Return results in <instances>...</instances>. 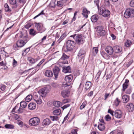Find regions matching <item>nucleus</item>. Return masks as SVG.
<instances>
[{
  "instance_id": "a878e982",
  "label": "nucleus",
  "mask_w": 134,
  "mask_h": 134,
  "mask_svg": "<svg viewBox=\"0 0 134 134\" xmlns=\"http://www.w3.org/2000/svg\"><path fill=\"white\" fill-rule=\"evenodd\" d=\"M51 123V120L47 118L43 120V124L45 126L49 125Z\"/></svg>"
},
{
  "instance_id": "dca6fc26",
  "label": "nucleus",
  "mask_w": 134,
  "mask_h": 134,
  "mask_svg": "<svg viewBox=\"0 0 134 134\" xmlns=\"http://www.w3.org/2000/svg\"><path fill=\"white\" fill-rule=\"evenodd\" d=\"M122 101L124 103H127L130 99L129 96L127 95H124L122 96Z\"/></svg>"
},
{
  "instance_id": "69168bd1",
  "label": "nucleus",
  "mask_w": 134,
  "mask_h": 134,
  "mask_svg": "<svg viewBox=\"0 0 134 134\" xmlns=\"http://www.w3.org/2000/svg\"><path fill=\"white\" fill-rule=\"evenodd\" d=\"M23 112V109L22 108H19L18 110V113H22Z\"/></svg>"
},
{
  "instance_id": "2f4dec72",
  "label": "nucleus",
  "mask_w": 134,
  "mask_h": 134,
  "mask_svg": "<svg viewBox=\"0 0 134 134\" xmlns=\"http://www.w3.org/2000/svg\"><path fill=\"white\" fill-rule=\"evenodd\" d=\"M98 127L99 130L101 131H103L105 128L104 125L102 124H99L98 125Z\"/></svg>"
},
{
  "instance_id": "72a5a7b5",
  "label": "nucleus",
  "mask_w": 134,
  "mask_h": 134,
  "mask_svg": "<svg viewBox=\"0 0 134 134\" xmlns=\"http://www.w3.org/2000/svg\"><path fill=\"white\" fill-rule=\"evenodd\" d=\"M20 105L23 108H25L27 106V103L25 101H22L20 103Z\"/></svg>"
},
{
  "instance_id": "864d4df0",
  "label": "nucleus",
  "mask_w": 134,
  "mask_h": 134,
  "mask_svg": "<svg viewBox=\"0 0 134 134\" xmlns=\"http://www.w3.org/2000/svg\"><path fill=\"white\" fill-rule=\"evenodd\" d=\"M108 112L110 114L113 116L114 115V111L110 109H108Z\"/></svg>"
},
{
  "instance_id": "39448f33",
  "label": "nucleus",
  "mask_w": 134,
  "mask_h": 134,
  "mask_svg": "<svg viewBox=\"0 0 134 134\" xmlns=\"http://www.w3.org/2000/svg\"><path fill=\"white\" fill-rule=\"evenodd\" d=\"M124 17L126 18L134 16V10L131 9H126L124 14Z\"/></svg>"
},
{
  "instance_id": "9d476101",
  "label": "nucleus",
  "mask_w": 134,
  "mask_h": 134,
  "mask_svg": "<svg viewBox=\"0 0 134 134\" xmlns=\"http://www.w3.org/2000/svg\"><path fill=\"white\" fill-rule=\"evenodd\" d=\"M42 97H41L40 95H38L37 94L34 95V96L33 98L34 100L38 104H41L42 103V100L41 99Z\"/></svg>"
},
{
  "instance_id": "4c0bfd02",
  "label": "nucleus",
  "mask_w": 134,
  "mask_h": 134,
  "mask_svg": "<svg viewBox=\"0 0 134 134\" xmlns=\"http://www.w3.org/2000/svg\"><path fill=\"white\" fill-rule=\"evenodd\" d=\"M31 48V47H30L25 49L22 53V55H25L30 51Z\"/></svg>"
},
{
  "instance_id": "f3484780",
  "label": "nucleus",
  "mask_w": 134,
  "mask_h": 134,
  "mask_svg": "<svg viewBox=\"0 0 134 134\" xmlns=\"http://www.w3.org/2000/svg\"><path fill=\"white\" fill-rule=\"evenodd\" d=\"M62 68L63 72L65 73H70L71 72V68L69 66H64Z\"/></svg>"
},
{
  "instance_id": "423d86ee",
  "label": "nucleus",
  "mask_w": 134,
  "mask_h": 134,
  "mask_svg": "<svg viewBox=\"0 0 134 134\" xmlns=\"http://www.w3.org/2000/svg\"><path fill=\"white\" fill-rule=\"evenodd\" d=\"M75 43L74 41L71 40H68L66 43L67 51H70L72 50L74 47Z\"/></svg>"
},
{
  "instance_id": "6e6d98bb",
  "label": "nucleus",
  "mask_w": 134,
  "mask_h": 134,
  "mask_svg": "<svg viewBox=\"0 0 134 134\" xmlns=\"http://www.w3.org/2000/svg\"><path fill=\"white\" fill-rule=\"evenodd\" d=\"M5 10L6 12H7L9 13H10L11 11V10L9 8V6L5 8Z\"/></svg>"
},
{
  "instance_id": "a19ab883",
  "label": "nucleus",
  "mask_w": 134,
  "mask_h": 134,
  "mask_svg": "<svg viewBox=\"0 0 134 134\" xmlns=\"http://www.w3.org/2000/svg\"><path fill=\"white\" fill-rule=\"evenodd\" d=\"M32 98V96L30 94L27 96L26 98V102H29L30 101Z\"/></svg>"
},
{
  "instance_id": "09e8293b",
  "label": "nucleus",
  "mask_w": 134,
  "mask_h": 134,
  "mask_svg": "<svg viewBox=\"0 0 134 134\" xmlns=\"http://www.w3.org/2000/svg\"><path fill=\"white\" fill-rule=\"evenodd\" d=\"M78 130L77 129H75L72 130L71 131L72 134H77V131Z\"/></svg>"
},
{
  "instance_id": "f03ea898",
  "label": "nucleus",
  "mask_w": 134,
  "mask_h": 134,
  "mask_svg": "<svg viewBox=\"0 0 134 134\" xmlns=\"http://www.w3.org/2000/svg\"><path fill=\"white\" fill-rule=\"evenodd\" d=\"M73 79V76L71 75L66 76L65 78V80L66 82L65 84H63L62 86L64 88L68 87V89L71 87V84L72 83V80Z\"/></svg>"
},
{
  "instance_id": "c756f323",
  "label": "nucleus",
  "mask_w": 134,
  "mask_h": 134,
  "mask_svg": "<svg viewBox=\"0 0 134 134\" xmlns=\"http://www.w3.org/2000/svg\"><path fill=\"white\" fill-rule=\"evenodd\" d=\"M61 113V110L60 109L55 110L53 112V114L55 115H58L60 114Z\"/></svg>"
},
{
  "instance_id": "e433bc0d",
  "label": "nucleus",
  "mask_w": 134,
  "mask_h": 134,
  "mask_svg": "<svg viewBox=\"0 0 134 134\" xmlns=\"http://www.w3.org/2000/svg\"><path fill=\"white\" fill-rule=\"evenodd\" d=\"M65 5V4L63 3V2L61 0L58 1L57 4V6L60 7H61Z\"/></svg>"
},
{
  "instance_id": "4be33fe9",
  "label": "nucleus",
  "mask_w": 134,
  "mask_h": 134,
  "mask_svg": "<svg viewBox=\"0 0 134 134\" xmlns=\"http://www.w3.org/2000/svg\"><path fill=\"white\" fill-rule=\"evenodd\" d=\"M98 16L97 15L92 16L91 18V20L92 22H96L98 19Z\"/></svg>"
},
{
  "instance_id": "393cba45",
  "label": "nucleus",
  "mask_w": 134,
  "mask_h": 134,
  "mask_svg": "<svg viewBox=\"0 0 134 134\" xmlns=\"http://www.w3.org/2000/svg\"><path fill=\"white\" fill-rule=\"evenodd\" d=\"M68 90H64L62 91L61 94L64 98H66L68 96Z\"/></svg>"
},
{
  "instance_id": "6ab92c4d",
  "label": "nucleus",
  "mask_w": 134,
  "mask_h": 134,
  "mask_svg": "<svg viewBox=\"0 0 134 134\" xmlns=\"http://www.w3.org/2000/svg\"><path fill=\"white\" fill-rule=\"evenodd\" d=\"M36 107V104L34 103H30L28 105L29 109L30 110L35 109Z\"/></svg>"
},
{
  "instance_id": "f704fd0d",
  "label": "nucleus",
  "mask_w": 134,
  "mask_h": 134,
  "mask_svg": "<svg viewBox=\"0 0 134 134\" xmlns=\"http://www.w3.org/2000/svg\"><path fill=\"white\" fill-rule=\"evenodd\" d=\"M131 44V41L129 40H127L125 43V46L126 47H129Z\"/></svg>"
},
{
  "instance_id": "2eb2a0df",
  "label": "nucleus",
  "mask_w": 134,
  "mask_h": 134,
  "mask_svg": "<svg viewBox=\"0 0 134 134\" xmlns=\"http://www.w3.org/2000/svg\"><path fill=\"white\" fill-rule=\"evenodd\" d=\"M127 108L128 110L130 112L132 111L134 109V106L133 103H129L127 105Z\"/></svg>"
},
{
  "instance_id": "20e7f679",
  "label": "nucleus",
  "mask_w": 134,
  "mask_h": 134,
  "mask_svg": "<svg viewBox=\"0 0 134 134\" xmlns=\"http://www.w3.org/2000/svg\"><path fill=\"white\" fill-rule=\"evenodd\" d=\"M40 122L39 118L37 117H35L31 118L29 121V124L31 126H36L38 125Z\"/></svg>"
},
{
  "instance_id": "4d7b16f0",
  "label": "nucleus",
  "mask_w": 134,
  "mask_h": 134,
  "mask_svg": "<svg viewBox=\"0 0 134 134\" xmlns=\"http://www.w3.org/2000/svg\"><path fill=\"white\" fill-rule=\"evenodd\" d=\"M110 96V94L109 93H105V94L104 95V100H106L107 98H108V97L109 96Z\"/></svg>"
},
{
  "instance_id": "13d9d810",
  "label": "nucleus",
  "mask_w": 134,
  "mask_h": 134,
  "mask_svg": "<svg viewBox=\"0 0 134 134\" xmlns=\"http://www.w3.org/2000/svg\"><path fill=\"white\" fill-rule=\"evenodd\" d=\"M70 105L69 104H67L64 105L63 107H62V108L63 110L65 109L66 108L70 106Z\"/></svg>"
},
{
  "instance_id": "ddd939ff",
  "label": "nucleus",
  "mask_w": 134,
  "mask_h": 134,
  "mask_svg": "<svg viewBox=\"0 0 134 134\" xmlns=\"http://www.w3.org/2000/svg\"><path fill=\"white\" fill-rule=\"evenodd\" d=\"M114 115L117 118L120 119L122 116V113L120 110H116L114 112Z\"/></svg>"
},
{
  "instance_id": "6e6552de",
  "label": "nucleus",
  "mask_w": 134,
  "mask_h": 134,
  "mask_svg": "<svg viewBox=\"0 0 134 134\" xmlns=\"http://www.w3.org/2000/svg\"><path fill=\"white\" fill-rule=\"evenodd\" d=\"M49 91L48 89L45 87L43 88L40 90L38 93L42 97H44L47 93H48Z\"/></svg>"
},
{
  "instance_id": "0e129e2a",
  "label": "nucleus",
  "mask_w": 134,
  "mask_h": 134,
  "mask_svg": "<svg viewBox=\"0 0 134 134\" xmlns=\"http://www.w3.org/2000/svg\"><path fill=\"white\" fill-rule=\"evenodd\" d=\"M69 99H65L63 100V103L64 104L67 103L69 102Z\"/></svg>"
},
{
  "instance_id": "680f3d73",
  "label": "nucleus",
  "mask_w": 134,
  "mask_h": 134,
  "mask_svg": "<svg viewBox=\"0 0 134 134\" xmlns=\"http://www.w3.org/2000/svg\"><path fill=\"white\" fill-rule=\"evenodd\" d=\"M31 26V25L29 23H27L26 25L25 26V28L27 29H28Z\"/></svg>"
},
{
  "instance_id": "58836bf2",
  "label": "nucleus",
  "mask_w": 134,
  "mask_h": 134,
  "mask_svg": "<svg viewBox=\"0 0 134 134\" xmlns=\"http://www.w3.org/2000/svg\"><path fill=\"white\" fill-rule=\"evenodd\" d=\"M29 33L30 35L33 36L35 35L37 33L36 31L33 29H31L30 30Z\"/></svg>"
},
{
  "instance_id": "c9c22d12",
  "label": "nucleus",
  "mask_w": 134,
  "mask_h": 134,
  "mask_svg": "<svg viewBox=\"0 0 134 134\" xmlns=\"http://www.w3.org/2000/svg\"><path fill=\"white\" fill-rule=\"evenodd\" d=\"M27 59L31 63L33 64L35 62V59L31 57H28Z\"/></svg>"
},
{
  "instance_id": "774afa93",
  "label": "nucleus",
  "mask_w": 134,
  "mask_h": 134,
  "mask_svg": "<svg viewBox=\"0 0 134 134\" xmlns=\"http://www.w3.org/2000/svg\"><path fill=\"white\" fill-rule=\"evenodd\" d=\"M93 92L92 91H91L88 94L87 96H88L91 97L93 95Z\"/></svg>"
},
{
  "instance_id": "37998d69",
  "label": "nucleus",
  "mask_w": 134,
  "mask_h": 134,
  "mask_svg": "<svg viewBox=\"0 0 134 134\" xmlns=\"http://www.w3.org/2000/svg\"><path fill=\"white\" fill-rule=\"evenodd\" d=\"M69 58V57L68 56H67L65 54L63 53L60 59L64 60L68 58Z\"/></svg>"
},
{
  "instance_id": "aec40b11",
  "label": "nucleus",
  "mask_w": 134,
  "mask_h": 134,
  "mask_svg": "<svg viewBox=\"0 0 134 134\" xmlns=\"http://www.w3.org/2000/svg\"><path fill=\"white\" fill-rule=\"evenodd\" d=\"M45 75L48 77H52L53 75L52 71L49 70H46L45 72Z\"/></svg>"
},
{
  "instance_id": "0eeeda50",
  "label": "nucleus",
  "mask_w": 134,
  "mask_h": 134,
  "mask_svg": "<svg viewBox=\"0 0 134 134\" xmlns=\"http://www.w3.org/2000/svg\"><path fill=\"white\" fill-rule=\"evenodd\" d=\"M35 27L37 30L40 33H41L44 31L46 29L44 27H43L42 24L41 23H35Z\"/></svg>"
},
{
  "instance_id": "cd10ccee",
  "label": "nucleus",
  "mask_w": 134,
  "mask_h": 134,
  "mask_svg": "<svg viewBox=\"0 0 134 134\" xmlns=\"http://www.w3.org/2000/svg\"><path fill=\"white\" fill-rule=\"evenodd\" d=\"M92 83L90 81L87 82L85 85V88L86 90H88L92 86Z\"/></svg>"
},
{
  "instance_id": "7c9ffc66",
  "label": "nucleus",
  "mask_w": 134,
  "mask_h": 134,
  "mask_svg": "<svg viewBox=\"0 0 134 134\" xmlns=\"http://www.w3.org/2000/svg\"><path fill=\"white\" fill-rule=\"evenodd\" d=\"M104 29L103 26L100 25L96 26L95 27V29L96 30V31H99Z\"/></svg>"
},
{
  "instance_id": "49530a36",
  "label": "nucleus",
  "mask_w": 134,
  "mask_h": 134,
  "mask_svg": "<svg viewBox=\"0 0 134 134\" xmlns=\"http://www.w3.org/2000/svg\"><path fill=\"white\" fill-rule=\"evenodd\" d=\"M98 51V49L97 47H94L93 49V53L94 55H96L97 54Z\"/></svg>"
},
{
  "instance_id": "412c9836",
  "label": "nucleus",
  "mask_w": 134,
  "mask_h": 134,
  "mask_svg": "<svg viewBox=\"0 0 134 134\" xmlns=\"http://www.w3.org/2000/svg\"><path fill=\"white\" fill-rule=\"evenodd\" d=\"M114 51L116 53H118L121 52L122 50V48L121 47L116 46L114 47Z\"/></svg>"
},
{
  "instance_id": "473e14b6",
  "label": "nucleus",
  "mask_w": 134,
  "mask_h": 134,
  "mask_svg": "<svg viewBox=\"0 0 134 134\" xmlns=\"http://www.w3.org/2000/svg\"><path fill=\"white\" fill-rule=\"evenodd\" d=\"M53 105L55 107H59L62 104V103L59 101H55L53 103Z\"/></svg>"
},
{
  "instance_id": "b1692460",
  "label": "nucleus",
  "mask_w": 134,
  "mask_h": 134,
  "mask_svg": "<svg viewBox=\"0 0 134 134\" xmlns=\"http://www.w3.org/2000/svg\"><path fill=\"white\" fill-rule=\"evenodd\" d=\"M10 4L12 5H15L12 7L13 8H16L17 7L18 5L16 4V0H9Z\"/></svg>"
},
{
  "instance_id": "79ce46f5",
  "label": "nucleus",
  "mask_w": 134,
  "mask_h": 134,
  "mask_svg": "<svg viewBox=\"0 0 134 134\" xmlns=\"http://www.w3.org/2000/svg\"><path fill=\"white\" fill-rule=\"evenodd\" d=\"M49 117L52 121H57L58 119V117L57 116H51Z\"/></svg>"
},
{
  "instance_id": "7ed1b4c3",
  "label": "nucleus",
  "mask_w": 134,
  "mask_h": 134,
  "mask_svg": "<svg viewBox=\"0 0 134 134\" xmlns=\"http://www.w3.org/2000/svg\"><path fill=\"white\" fill-rule=\"evenodd\" d=\"M99 14L104 17H107L110 14V12L107 9H105L103 6H101L99 9Z\"/></svg>"
},
{
  "instance_id": "de8ad7c7",
  "label": "nucleus",
  "mask_w": 134,
  "mask_h": 134,
  "mask_svg": "<svg viewBox=\"0 0 134 134\" xmlns=\"http://www.w3.org/2000/svg\"><path fill=\"white\" fill-rule=\"evenodd\" d=\"M0 89L2 91H4L5 89V86L3 84H0Z\"/></svg>"
},
{
  "instance_id": "e2e57ef3",
  "label": "nucleus",
  "mask_w": 134,
  "mask_h": 134,
  "mask_svg": "<svg viewBox=\"0 0 134 134\" xmlns=\"http://www.w3.org/2000/svg\"><path fill=\"white\" fill-rule=\"evenodd\" d=\"M130 5L131 7H134V0L132 1H131Z\"/></svg>"
},
{
  "instance_id": "1a4fd4ad",
  "label": "nucleus",
  "mask_w": 134,
  "mask_h": 134,
  "mask_svg": "<svg viewBox=\"0 0 134 134\" xmlns=\"http://www.w3.org/2000/svg\"><path fill=\"white\" fill-rule=\"evenodd\" d=\"M61 68L55 66L53 69L54 75L56 79L58 78V76L60 71Z\"/></svg>"
},
{
  "instance_id": "5701e85b",
  "label": "nucleus",
  "mask_w": 134,
  "mask_h": 134,
  "mask_svg": "<svg viewBox=\"0 0 134 134\" xmlns=\"http://www.w3.org/2000/svg\"><path fill=\"white\" fill-rule=\"evenodd\" d=\"M106 34V32L104 30H103L99 31L97 33V35L99 36H104Z\"/></svg>"
},
{
  "instance_id": "c85d7f7f",
  "label": "nucleus",
  "mask_w": 134,
  "mask_h": 134,
  "mask_svg": "<svg viewBox=\"0 0 134 134\" xmlns=\"http://www.w3.org/2000/svg\"><path fill=\"white\" fill-rule=\"evenodd\" d=\"M4 126L7 129H12L14 128V126L11 124H6Z\"/></svg>"
},
{
  "instance_id": "603ef678",
  "label": "nucleus",
  "mask_w": 134,
  "mask_h": 134,
  "mask_svg": "<svg viewBox=\"0 0 134 134\" xmlns=\"http://www.w3.org/2000/svg\"><path fill=\"white\" fill-rule=\"evenodd\" d=\"M104 3L106 6H109L110 5V3L109 0H105Z\"/></svg>"
},
{
  "instance_id": "9b49d317",
  "label": "nucleus",
  "mask_w": 134,
  "mask_h": 134,
  "mask_svg": "<svg viewBox=\"0 0 134 134\" xmlns=\"http://www.w3.org/2000/svg\"><path fill=\"white\" fill-rule=\"evenodd\" d=\"M105 51L107 53L110 55H111L114 52L113 48L110 46H107L105 49Z\"/></svg>"
},
{
  "instance_id": "338daca9",
  "label": "nucleus",
  "mask_w": 134,
  "mask_h": 134,
  "mask_svg": "<svg viewBox=\"0 0 134 134\" xmlns=\"http://www.w3.org/2000/svg\"><path fill=\"white\" fill-rule=\"evenodd\" d=\"M65 37V35L64 34H63L60 37L59 40L60 41H62V40H63L64 38Z\"/></svg>"
},
{
  "instance_id": "c03bdc74",
  "label": "nucleus",
  "mask_w": 134,
  "mask_h": 134,
  "mask_svg": "<svg viewBox=\"0 0 134 134\" xmlns=\"http://www.w3.org/2000/svg\"><path fill=\"white\" fill-rule=\"evenodd\" d=\"M45 59H43L37 65L35 66V68H37L39 67L43 63Z\"/></svg>"
},
{
  "instance_id": "ea45409f",
  "label": "nucleus",
  "mask_w": 134,
  "mask_h": 134,
  "mask_svg": "<svg viewBox=\"0 0 134 134\" xmlns=\"http://www.w3.org/2000/svg\"><path fill=\"white\" fill-rule=\"evenodd\" d=\"M120 102V100L118 98H116L114 100V103L115 105L117 106L119 105Z\"/></svg>"
},
{
  "instance_id": "bf43d9fd",
  "label": "nucleus",
  "mask_w": 134,
  "mask_h": 134,
  "mask_svg": "<svg viewBox=\"0 0 134 134\" xmlns=\"http://www.w3.org/2000/svg\"><path fill=\"white\" fill-rule=\"evenodd\" d=\"M99 0H96L94 1V3L96 4V5L97 6V8H98V9H99Z\"/></svg>"
},
{
  "instance_id": "8fccbe9b",
  "label": "nucleus",
  "mask_w": 134,
  "mask_h": 134,
  "mask_svg": "<svg viewBox=\"0 0 134 134\" xmlns=\"http://www.w3.org/2000/svg\"><path fill=\"white\" fill-rule=\"evenodd\" d=\"M13 47L14 49L15 50H18L19 49V48H20L18 46L17 44V43H16V44H14L13 46Z\"/></svg>"
},
{
  "instance_id": "f8f14e48",
  "label": "nucleus",
  "mask_w": 134,
  "mask_h": 134,
  "mask_svg": "<svg viewBox=\"0 0 134 134\" xmlns=\"http://www.w3.org/2000/svg\"><path fill=\"white\" fill-rule=\"evenodd\" d=\"M85 51L83 49H81L78 53V56L80 59L81 58V60L84 59V57L85 56Z\"/></svg>"
},
{
  "instance_id": "bb28decb",
  "label": "nucleus",
  "mask_w": 134,
  "mask_h": 134,
  "mask_svg": "<svg viewBox=\"0 0 134 134\" xmlns=\"http://www.w3.org/2000/svg\"><path fill=\"white\" fill-rule=\"evenodd\" d=\"M101 54L103 57L104 58L108 59H110V56L108 55L104 51H103L102 52Z\"/></svg>"
},
{
  "instance_id": "3c124183",
  "label": "nucleus",
  "mask_w": 134,
  "mask_h": 134,
  "mask_svg": "<svg viewBox=\"0 0 134 134\" xmlns=\"http://www.w3.org/2000/svg\"><path fill=\"white\" fill-rule=\"evenodd\" d=\"M105 119L107 121H109L111 120V118L109 115H107L105 116Z\"/></svg>"
},
{
  "instance_id": "4468645a",
  "label": "nucleus",
  "mask_w": 134,
  "mask_h": 134,
  "mask_svg": "<svg viewBox=\"0 0 134 134\" xmlns=\"http://www.w3.org/2000/svg\"><path fill=\"white\" fill-rule=\"evenodd\" d=\"M27 40H25L24 41L23 40H20L18 41L17 42V44L18 46L21 48L27 42Z\"/></svg>"
},
{
  "instance_id": "a211bd4d",
  "label": "nucleus",
  "mask_w": 134,
  "mask_h": 134,
  "mask_svg": "<svg viewBox=\"0 0 134 134\" xmlns=\"http://www.w3.org/2000/svg\"><path fill=\"white\" fill-rule=\"evenodd\" d=\"M90 13V12L87 10L86 8H84L83 9L82 14L85 18H87L88 17L87 14H89Z\"/></svg>"
},
{
  "instance_id": "f257e3e1",
  "label": "nucleus",
  "mask_w": 134,
  "mask_h": 134,
  "mask_svg": "<svg viewBox=\"0 0 134 134\" xmlns=\"http://www.w3.org/2000/svg\"><path fill=\"white\" fill-rule=\"evenodd\" d=\"M75 40L76 43L80 45L82 44L85 42V37L82 35L75 34L70 36Z\"/></svg>"
},
{
  "instance_id": "052dcab7",
  "label": "nucleus",
  "mask_w": 134,
  "mask_h": 134,
  "mask_svg": "<svg viewBox=\"0 0 134 134\" xmlns=\"http://www.w3.org/2000/svg\"><path fill=\"white\" fill-rule=\"evenodd\" d=\"M131 92V89L130 88H128L126 91V93L127 94H130Z\"/></svg>"
},
{
  "instance_id": "5fc2aeb1",
  "label": "nucleus",
  "mask_w": 134,
  "mask_h": 134,
  "mask_svg": "<svg viewBox=\"0 0 134 134\" xmlns=\"http://www.w3.org/2000/svg\"><path fill=\"white\" fill-rule=\"evenodd\" d=\"M101 71H98L97 73L96 76V77L97 78L96 79L97 80V79H98L99 77L101 74Z\"/></svg>"
},
{
  "instance_id": "a18cd8bd",
  "label": "nucleus",
  "mask_w": 134,
  "mask_h": 134,
  "mask_svg": "<svg viewBox=\"0 0 134 134\" xmlns=\"http://www.w3.org/2000/svg\"><path fill=\"white\" fill-rule=\"evenodd\" d=\"M128 86V84H125L124 83L122 85V91H124L125 89L127 88Z\"/></svg>"
}]
</instances>
